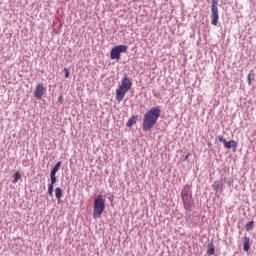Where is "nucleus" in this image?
I'll list each match as a JSON object with an SVG mask.
<instances>
[{"instance_id":"4","label":"nucleus","mask_w":256,"mask_h":256,"mask_svg":"<svg viewBox=\"0 0 256 256\" xmlns=\"http://www.w3.org/2000/svg\"><path fill=\"white\" fill-rule=\"evenodd\" d=\"M121 53H127V46L119 45L112 48L110 58L119 61V59H121Z\"/></svg>"},{"instance_id":"3","label":"nucleus","mask_w":256,"mask_h":256,"mask_svg":"<svg viewBox=\"0 0 256 256\" xmlns=\"http://www.w3.org/2000/svg\"><path fill=\"white\" fill-rule=\"evenodd\" d=\"M219 0H211V11H212V25L217 27L219 23Z\"/></svg>"},{"instance_id":"21","label":"nucleus","mask_w":256,"mask_h":256,"mask_svg":"<svg viewBox=\"0 0 256 256\" xmlns=\"http://www.w3.org/2000/svg\"><path fill=\"white\" fill-rule=\"evenodd\" d=\"M218 139H219L220 143H223V145H225L227 143V140L223 136H219Z\"/></svg>"},{"instance_id":"24","label":"nucleus","mask_w":256,"mask_h":256,"mask_svg":"<svg viewBox=\"0 0 256 256\" xmlns=\"http://www.w3.org/2000/svg\"><path fill=\"white\" fill-rule=\"evenodd\" d=\"M109 201H111V203H113V201H115V197L114 196H110L109 197Z\"/></svg>"},{"instance_id":"22","label":"nucleus","mask_w":256,"mask_h":256,"mask_svg":"<svg viewBox=\"0 0 256 256\" xmlns=\"http://www.w3.org/2000/svg\"><path fill=\"white\" fill-rule=\"evenodd\" d=\"M64 73H65V78L69 79V75H70L69 68H64Z\"/></svg>"},{"instance_id":"16","label":"nucleus","mask_w":256,"mask_h":256,"mask_svg":"<svg viewBox=\"0 0 256 256\" xmlns=\"http://www.w3.org/2000/svg\"><path fill=\"white\" fill-rule=\"evenodd\" d=\"M247 83L248 85H252L253 83V73L251 72L247 75Z\"/></svg>"},{"instance_id":"10","label":"nucleus","mask_w":256,"mask_h":256,"mask_svg":"<svg viewBox=\"0 0 256 256\" xmlns=\"http://www.w3.org/2000/svg\"><path fill=\"white\" fill-rule=\"evenodd\" d=\"M224 147L226 149H237V142L235 140L226 141Z\"/></svg>"},{"instance_id":"2","label":"nucleus","mask_w":256,"mask_h":256,"mask_svg":"<svg viewBox=\"0 0 256 256\" xmlns=\"http://www.w3.org/2000/svg\"><path fill=\"white\" fill-rule=\"evenodd\" d=\"M103 211H105V199H103L102 195H98L94 199V210H93L94 219H99V217L103 215Z\"/></svg>"},{"instance_id":"9","label":"nucleus","mask_w":256,"mask_h":256,"mask_svg":"<svg viewBox=\"0 0 256 256\" xmlns=\"http://www.w3.org/2000/svg\"><path fill=\"white\" fill-rule=\"evenodd\" d=\"M250 243H251V239L249 237H244V241H243V251H245V253L249 252V247H250Z\"/></svg>"},{"instance_id":"19","label":"nucleus","mask_w":256,"mask_h":256,"mask_svg":"<svg viewBox=\"0 0 256 256\" xmlns=\"http://www.w3.org/2000/svg\"><path fill=\"white\" fill-rule=\"evenodd\" d=\"M50 180H51L50 185H53L54 183H57V177L55 176V174H50Z\"/></svg>"},{"instance_id":"17","label":"nucleus","mask_w":256,"mask_h":256,"mask_svg":"<svg viewBox=\"0 0 256 256\" xmlns=\"http://www.w3.org/2000/svg\"><path fill=\"white\" fill-rule=\"evenodd\" d=\"M21 179V174L19 172H16L13 176V183H17Z\"/></svg>"},{"instance_id":"1","label":"nucleus","mask_w":256,"mask_h":256,"mask_svg":"<svg viewBox=\"0 0 256 256\" xmlns=\"http://www.w3.org/2000/svg\"><path fill=\"white\" fill-rule=\"evenodd\" d=\"M159 117H161V109L159 107H152L146 112L143 118V131H151L157 125Z\"/></svg>"},{"instance_id":"5","label":"nucleus","mask_w":256,"mask_h":256,"mask_svg":"<svg viewBox=\"0 0 256 256\" xmlns=\"http://www.w3.org/2000/svg\"><path fill=\"white\" fill-rule=\"evenodd\" d=\"M181 197L184 203V208L189 209V207H191V194H189V190H182Z\"/></svg>"},{"instance_id":"7","label":"nucleus","mask_w":256,"mask_h":256,"mask_svg":"<svg viewBox=\"0 0 256 256\" xmlns=\"http://www.w3.org/2000/svg\"><path fill=\"white\" fill-rule=\"evenodd\" d=\"M121 89H124L126 91H131V87H133V82H131V79L128 78L127 75H125L122 78L121 85L119 86Z\"/></svg>"},{"instance_id":"12","label":"nucleus","mask_w":256,"mask_h":256,"mask_svg":"<svg viewBox=\"0 0 256 256\" xmlns=\"http://www.w3.org/2000/svg\"><path fill=\"white\" fill-rule=\"evenodd\" d=\"M137 121H139V117L138 116H132L128 122H127V127H133V125H135V123H137Z\"/></svg>"},{"instance_id":"14","label":"nucleus","mask_w":256,"mask_h":256,"mask_svg":"<svg viewBox=\"0 0 256 256\" xmlns=\"http://www.w3.org/2000/svg\"><path fill=\"white\" fill-rule=\"evenodd\" d=\"M59 167H61V162H58L51 170V175H57V172L59 171Z\"/></svg>"},{"instance_id":"20","label":"nucleus","mask_w":256,"mask_h":256,"mask_svg":"<svg viewBox=\"0 0 256 256\" xmlns=\"http://www.w3.org/2000/svg\"><path fill=\"white\" fill-rule=\"evenodd\" d=\"M48 195L53 197V184H49L48 186Z\"/></svg>"},{"instance_id":"23","label":"nucleus","mask_w":256,"mask_h":256,"mask_svg":"<svg viewBox=\"0 0 256 256\" xmlns=\"http://www.w3.org/2000/svg\"><path fill=\"white\" fill-rule=\"evenodd\" d=\"M189 157H191V153H188V154L184 157V161H187V159H189Z\"/></svg>"},{"instance_id":"13","label":"nucleus","mask_w":256,"mask_h":256,"mask_svg":"<svg viewBox=\"0 0 256 256\" xmlns=\"http://www.w3.org/2000/svg\"><path fill=\"white\" fill-rule=\"evenodd\" d=\"M55 197L57 201H61V197H63V191L60 187L55 188Z\"/></svg>"},{"instance_id":"6","label":"nucleus","mask_w":256,"mask_h":256,"mask_svg":"<svg viewBox=\"0 0 256 256\" xmlns=\"http://www.w3.org/2000/svg\"><path fill=\"white\" fill-rule=\"evenodd\" d=\"M46 91L47 89H45L43 83H38L34 90V97H36L37 99H43V95Z\"/></svg>"},{"instance_id":"18","label":"nucleus","mask_w":256,"mask_h":256,"mask_svg":"<svg viewBox=\"0 0 256 256\" xmlns=\"http://www.w3.org/2000/svg\"><path fill=\"white\" fill-rule=\"evenodd\" d=\"M207 255H215V247H213V244L210 245V248L207 251Z\"/></svg>"},{"instance_id":"11","label":"nucleus","mask_w":256,"mask_h":256,"mask_svg":"<svg viewBox=\"0 0 256 256\" xmlns=\"http://www.w3.org/2000/svg\"><path fill=\"white\" fill-rule=\"evenodd\" d=\"M212 189L217 193L219 191V189H223V183L219 180H216L212 184Z\"/></svg>"},{"instance_id":"25","label":"nucleus","mask_w":256,"mask_h":256,"mask_svg":"<svg viewBox=\"0 0 256 256\" xmlns=\"http://www.w3.org/2000/svg\"><path fill=\"white\" fill-rule=\"evenodd\" d=\"M59 101H63V96H60V97H59Z\"/></svg>"},{"instance_id":"15","label":"nucleus","mask_w":256,"mask_h":256,"mask_svg":"<svg viewBox=\"0 0 256 256\" xmlns=\"http://www.w3.org/2000/svg\"><path fill=\"white\" fill-rule=\"evenodd\" d=\"M253 225H255V221H250V222H247L246 225H245V230L246 231H251V229H253Z\"/></svg>"},{"instance_id":"8","label":"nucleus","mask_w":256,"mask_h":256,"mask_svg":"<svg viewBox=\"0 0 256 256\" xmlns=\"http://www.w3.org/2000/svg\"><path fill=\"white\" fill-rule=\"evenodd\" d=\"M128 90H125L124 88H120V86L116 89V101L118 103H121L122 99H125V95H127Z\"/></svg>"}]
</instances>
